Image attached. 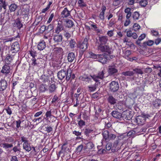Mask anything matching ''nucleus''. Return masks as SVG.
Masks as SVG:
<instances>
[{
  "mask_svg": "<svg viewBox=\"0 0 161 161\" xmlns=\"http://www.w3.org/2000/svg\"><path fill=\"white\" fill-rule=\"evenodd\" d=\"M103 140L108 142L110 140H114L116 138V135L108 130L103 131L102 133Z\"/></svg>",
  "mask_w": 161,
  "mask_h": 161,
  "instance_id": "obj_1",
  "label": "nucleus"
},
{
  "mask_svg": "<svg viewBox=\"0 0 161 161\" xmlns=\"http://www.w3.org/2000/svg\"><path fill=\"white\" fill-rule=\"evenodd\" d=\"M88 39L87 37L84 38L83 41L80 43L78 45V47L81 50L84 52L87 48Z\"/></svg>",
  "mask_w": 161,
  "mask_h": 161,
  "instance_id": "obj_2",
  "label": "nucleus"
},
{
  "mask_svg": "<svg viewBox=\"0 0 161 161\" xmlns=\"http://www.w3.org/2000/svg\"><path fill=\"white\" fill-rule=\"evenodd\" d=\"M108 55L107 54L104 53L102 54H98L97 60L103 64L106 63L108 60L107 59Z\"/></svg>",
  "mask_w": 161,
  "mask_h": 161,
  "instance_id": "obj_3",
  "label": "nucleus"
},
{
  "mask_svg": "<svg viewBox=\"0 0 161 161\" xmlns=\"http://www.w3.org/2000/svg\"><path fill=\"white\" fill-rule=\"evenodd\" d=\"M98 49L102 53H107L110 54L111 53V48L108 45H103L97 46Z\"/></svg>",
  "mask_w": 161,
  "mask_h": 161,
  "instance_id": "obj_4",
  "label": "nucleus"
},
{
  "mask_svg": "<svg viewBox=\"0 0 161 161\" xmlns=\"http://www.w3.org/2000/svg\"><path fill=\"white\" fill-rule=\"evenodd\" d=\"M119 88V84L118 82L112 81L109 84V89L113 92H117Z\"/></svg>",
  "mask_w": 161,
  "mask_h": 161,
  "instance_id": "obj_5",
  "label": "nucleus"
},
{
  "mask_svg": "<svg viewBox=\"0 0 161 161\" xmlns=\"http://www.w3.org/2000/svg\"><path fill=\"white\" fill-rule=\"evenodd\" d=\"M108 40V37L106 36H99L97 40L96 43L98 45H102L106 44Z\"/></svg>",
  "mask_w": 161,
  "mask_h": 161,
  "instance_id": "obj_6",
  "label": "nucleus"
},
{
  "mask_svg": "<svg viewBox=\"0 0 161 161\" xmlns=\"http://www.w3.org/2000/svg\"><path fill=\"white\" fill-rule=\"evenodd\" d=\"M68 70L66 71L64 69H62L59 71L57 73V76L58 79L62 80L65 77H66L67 73H68Z\"/></svg>",
  "mask_w": 161,
  "mask_h": 161,
  "instance_id": "obj_7",
  "label": "nucleus"
},
{
  "mask_svg": "<svg viewBox=\"0 0 161 161\" xmlns=\"http://www.w3.org/2000/svg\"><path fill=\"white\" fill-rule=\"evenodd\" d=\"M146 115L139 116L137 117L136 122L138 125H142L144 124L146 121Z\"/></svg>",
  "mask_w": 161,
  "mask_h": 161,
  "instance_id": "obj_8",
  "label": "nucleus"
},
{
  "mask_svg": "<svg viewBox=\"0 0 161 161\" xmlns=\"http://www.w3.org/2000/svg\"><path fill=\"white\" fill-rule=\"evenodd\" d=\"M76 59V56L74 53L73 52L69 53L67 55V60L70 63H75Z\"/></svg>",
  "mask_w": 161,
  "mask_h": 161,
  "instance_id": "obj_9",
  "label": "nucleus"
},
{
  "mask_svg": "<svg viewBox=\"0 0 161 161\" xmlns=\"http://www.w3.org/2000/svg\"><path fill=\"white\" fill-rule=\"evenodd\" d=\"M7 83L6 81L4 79L0 80V92L4 91L7 86Z\"/></svg>",
  "mask_w": 161,
  "mask_h": 161,
  "instance_id": "obj_10",
  "label": "nucleus"
},
{
  "mask_svg": "<svg viewBox=\"0 0 161 161\" xmlns=\"http://www.w3.org/2000/svg\"><path fill=\"white\" fill-rule=\"evenodd\" d=\"M11 50L14 51L13 52L17 53L19 49V45L18 42H16L13 43L11 46Z\"/></svg>",
  "mask_w": 161,
  "mask_h": 161,
  "instance_id": "obj_11",
  "label": "nucleus"
},
{
  "mask_svg": "<svg viewBox=\"0 0 161 161\" xmlns=\"http://www.w3.org/2000/svg\"><path fill=\"white\" fill-rule=\"evenodd\" d=\"M10 69L9 66L8 64H5L2 68V69L1 71V72L7 75L10 72Z\"/></svg>",
  "mask_w": 161,
  "mask_h": 161,
  "instance_id": "obj_12",
  "label": "nucleus"
},
{
  "mask_svg": "<svg viewBox=\"0 0 161 161\" xmlns=\"http://www.w3.org/2000/svg\"><path fill=\"white\" fill-rule=\"evenodd\" d=\"M64 27L62 23L60 22L58 24L57 27L55 30V32L57 34H59L63 30Z\"/></svg>",
  "mask_w": 161,
  "mask_h": 161,
  "instance_id": "obj_13",
  "label": "nucleus"
},
{
  "mask_svg": "<svg viewBox=\"0 0 161 161\" xmlns=\"http://www.w3.org/2000/svg\"><path fill=\"white\" fill-rule=\"evenodd\" d=\"M63 39V36L61 34H55L53 36V40L55 42L58 43L62 42Z\"/></svg>",
  "mask_w": 161,
  "mask_h": 161,
  "instance_id": "obj_14",
  "label": "nucleus"
},
{
  "mask_svg": "<svg viewBox=\"0 0 161 161\" xmlns=\"http://www.w3.org/2000/svg\"><path fill=\"white\" fill-rule=\"evenodd\" d=\"M107 101L111 105H114L116 103L117 100L111 95H108Z\"/></svg>",
  "mask_w": 161,
  "mask_h": 161,
  "instance_id": "obj_15",
  "label": "nucleus"
},
{
  "mask_svg": "<svg viewBox=\"0 0 161 161\" xmlns=\"http://www.w3.org/2000/svg\"><path fill=\"white\" fill-rule=\"evenodd\" d=\"M118 72V70L114 66H110L108 69V73L110 75H113Z\"/></svg>",
  "mask_w": 161,
  "mask_h": 161,
  "instance_id": "obj_16",
  "label": "nucleus"
},
{
  "mask_svg": "<svg viewBox=\"0 0 161 161\" xmlns=\"http://www.w3.org/2000/svg\"><path fill=\"white\" fill-rule=\"evenodd\" d=\"M61 15L62 17L63 18H66L70 15V11L68 10L67 8H65L62 12Z\"/></svg>",
  "mask_w": 161,
  "mask_h": 161,
  "instance_id": "obj_17",
  "label": "nucleus"
},
{
  "mask_svg": "<svg viewBox=\"0 0 161 161\" xmlns=\"http://www.w3.org/2000/svg\"><path fill=\"white\" fill-rule=\"evenodd\" d=\"M13 26L15 27H17L19 29H20L23 27V24L20 19H17L15 20Z\"/></svg>",
  "mask_w": 161,
  "mask_h": 161,
  "instance_id": "obj_18",
  "label": "nucleus"
},
{
  "mask_svg": "<svg viewBox=\"0 0 161 161\" xmlns=\"http://www.w3.org/2000/svg\"><path fill=\"white\" fill-rule=\"evenodd\" d=\"M111 114L114 118L117 119H120L122 117V114L121 113L116 111H112Z\"/></svg>",
  "mask_w": 161,
  "mask_h": 161,
  "instance_id": "obj_19",
  "label": "nucleus"
},
{
  "mask_svg": "<svg viewBox=\"0 0 161 161\" xmlns=\"http://www.w3.org/2000/svg\"><path fill=\"white\" fill-rule=\"evenodd\" d=\"M29 8L28 6H23L21 9V14L23 15L27 16L29 14Z\"/></svg>",
  "mask_w": 161,
  "mask_h": 161,
  "instance_id": "obj_20",
  "label": "nucleus"
},
{
  "mask_svg": "<svg viewBox=\"0 0 161 161\" xmlns=\"http://www.w3.org/2000/svg\"><path fill=\"white\" fill-rule=\"evenodd\" d=\"M151 80L150 81L148 80H146L144 81L143 80L142 81L141 83H140V88H141V90H144V88L145 86H146V84L147 83H148L149 84H150L151 83H152L153 81H151Z\"/></svg>",
  "mask_w": 161,
  "mask_h": 161,
  "instance_id": "obj_21",
  "label": "nucleus"
},
{
  "mask_svg": "<svg viewBox=\"0 0 161 161\" xmlns=\"http://www.w3.org/2000/svg\"><path fill=\"white\" fill-rule=\"evenodd\" d=\"M0 146L5 149L10 148L13 147L12 144H9L7 143L2 142L0 143Z\"/></svg>",
  "mask_w": 161,
  "mask_h": 161,
  "instance_id": "obj_22",
  "label": "nucleus"
},
{
  "mask_svg": "<svg viewBox=\"0 0 161 161\" xmlns=\"http://www.w3.org/2000/svg\"><path fill=\"white\" fill-rule=\"evenodd\" d=\"M45 42L42 40L37 45V48L39 50H43L46 46Z\"/></svg>",
  "mask_w": 161,
  "mask_h": 161,
  "instance_id": "obj_23",
  "label": "nucleus"
},
{
  "mask_svg": "<svg viewBox=\"0 0 161 161\" xmlns=\"http://www.w3.org/2000/svg\"><path fill=\"white\" fill-rule=\"evenodd\" d=\"M75 75L74 74H72L71 71L68 70V73L66 77H65V80L68 81L69 80L73 79L75 78Z\"/></svg>",
  "mask_w": 161,
  "mask_h": 161,
  "instance_id": "obj_24",
  "label": "nucleus"
},
{
  "mask_svg": "<svg viewBox=\"0 0 161 161\" xmlns=\"http://www.w3.org/2000/svg\"><path fill=\"white\" fill-rule=\"evenodd\" d=\"M7 6L8 5L6 4L5 1L1 2V3H0V11L3 10L4 13H5Z\"/></svg>",
  "mask_w": 161,
  "mask_h": 161,
  "instance_id": "obj_25",
  "label": "nucleus"
},
{
  "mask_svg": "<svg viewBox=\"0 0 161 161\" xmlns=\"http://www.w3.org/2000/svg\"><path fill=\"white\" fill-rule=\"evenodd\" d=\"M103 122L105 123V127L106 129L109 128L112 125L111 123L110 122L108 119H103Z\"/></svg>",
  "mask_w": 161,
  "mask_h": 161,
  "instance_id": "obj_26",
  "label": "nucleus"
},
{
  "mask_svg": "<svg viewBox=\"0 0 161 161\" xmlns=\"http://www.w3.org/2000/svg\"><path fill=\"white\" fill-rule=\"evenodd\" d=\"M50 78L48 76H46L45 75H42L40 78V80L45 82H49L50 81Z\"/></svg>",
  "mask_w": 161,
  "mask_h": 161,
  "instance_id": "obj_27",
  "label": "nucleus"
},
{
  "mask_svg": "<svg viewBox=\"0 0 161 161\" xmlns=\"http://www.w3.org/2000/svg\"><path fill=\"white\" fill-rule=\"evenodd\" d=\"M66 24L65 26L68 28H71L74 25V23L73 21L70 19H68L65 21Z\"/></svg>",
  "mask_w": 161,
  "mask_h": 161,
  "instance_id": "obj_28",
  "label": "nucleus"
},
{
  "mask_svg": "<svg viewBox=\"0 0 161 161\" xmlns=\"http://www.w3.org/2000/svg\"><path fill=\"white\" fill-rule=\"evenodd\" d=\"M97 84L95 83L93 85L89 86H88V91L90 92H94L97 89Z\"/></svg>",
  "mask_w": 161,
  "mask_h": 161,
  "instance_id": "obj_29",
  "label": "nucleus"
},
{
  "mask_svg": "<svg viewBox=\"0 0 161 161\" xmlns=\"http://www.w3.org/2000/svg\"><path fill=\"white\" fill-rule=\"evenodd\" d=\"M134 72L130 71H127L123 72L122 73L121 75H123L126 76H131L134 75Z\"/></svg>",
  "mask_w": 161,
  "mask_h": 161,
  "instance_id": "obj_30",
  "label": "nucleus"
},
{
  "mask_svg": "<svg viewBox=\"0 0 161 161\" xmlns=\"http://www.w3.org/2000/svg\"><path fill=\"white\" fill-rule=\"evenodd\" d=\"M41 28L44 29V31L46 30L47 31H50L53 29V25L50 24L47 27L45 25H42L41 26Z\"/></svg>",
  "mask_w": 161,
  "mask_h": 161,
  "instance_id": "obj_31",
  "label": "nucleus"
},
{
  "mask_svg": "<svg viewBox=\"0 0 161 161\" xmlns=\"http://www.w3.org/2000/svg\"><path fill=\"white\" fill-rule=\"evenodd\" d=\"M23 147L24 149L28 152H29L31 149L30 144L29 143L25 144H23Z\"/></svg>",
  "mask_w": 161,
  "mask_h": 161,
  "instance_id": "obj_32",
  "label": "nucleus"
},
{
  "mask_svg": "<svg viewBox=\"0 0 161 161\" xmlns=\"http://www.w3.org/2000/svg\"><path fill=\"white\" fill-rule=\"evenodd\" d=\"M53 51L56 54H59L62 53L63 52V49L60 47L55 48L53 49Z\"/></svg>",
  "mask_w": 161,
  "mask_h": 161,
  "instance_id": "obj_33",
  "label": "nucleus"
},
{
  "mask_svg": "<svg viewBox=\"0 0 161 161\" xmlns=\"http://www.w3.org/2000/svg\"><path fill=\"white\" fill-rule=\"evenodd\" d=\"M12 57H11L10 55L8 54L6 56L5 59V61L7 64L10 63V62L12 60Z\"/></svg>",
  "mask_w": 161,
  "mask_h": 161,
  "instance_id": "obj_34",
  "label": "nucleus"
},
{
  "mask_svg": "<svg viewBox=\"0 0 161 161\" xmlns=\"http://www.w3.org/2000/svg\"><path fill=\"white\" fill-rule=\"evenodd\" d=\"M76 42L74 39H71L69 41V45L71 48H74L75 47Z\"/></svg>",
  "mask_w": 161,
  "mask_h": 161,
  "instance_id": "obj_35",
  "label": "nucleus"
},
{
  "mask_svg": "<svg viewBox=\"0 0 161 161\" xmlns=\"http://www.w3.org/2000/svg\"><path fill=\"white\" fill-rule=\"evenodd\" d=\"M17 7V6L15 4H12L9 7V9L11 12L14 11Z\"/></svg>",
  "mask_w": 161,
  "mask_h": 161,
  "instance_id": "obj_36",
  "label": "nucleus"
},
{
  "mask_svg": "<svg viewBox=\"0 0 161 161\" xmlns=\"http://www.w3.org/2000/svg\"><path fill=\"white\" fill-rule=\"evenodd\" d=\"M153 103L155 107H158L161 104V101L160 100L157 99L153 102Z\"/></svg>",
  "mask_w": 161,
  "mask_h": 161,
  "instance_id": "obj_37",
  "label": "nucleus"
},
{
  "mask_svg": "<svg viewBox=\"0 0 161 161\" xmlns=\"http://www.w3.org/2000/svg\"><path fill=\"white\" fill-rule=\"evenodd\" d=\"M68 143L67 142L64 143L62 146L61 150L63 151H69V149L67 147Z\"/></svg>",
  "mask_w": 161,
  "mask_h": 161,
  "instance_id": "obj_38",
  "label": "nucleus"
},
{
  "mask_svg": "<svg viewBox=\"0 0 161 161\" xmlns=\"http://www.w3.org/2000/svg\"><path fill=\"white\" fill-rule=\"evenodd\" d=\"M39 89L41 92H44L47 90V87L46 85L42 84L40 86Z\"/></svg>",
  "mask_w": 161,
  "mask_h": 161,
  "instance_id": "obj_39",
  "label": "nucleus"
},
{
  "mask_svg": "<svg viewBox=\"0 0 161 161\" xmlns=\"http://www.w3.org/2000/svg\"><path fill=\"white\" fill-rule=\"evenodd\" d=\"M56 88V87L55 84H53L51 85L49 87V92L51 93L54 92L55 91Z\"/></svg>",
  "mask_w": 161,
  "mask_h": 161,
  "instance_id": "obj_40",
  "label": "nucleus"
},
{
  "mask_svg": "<svg viewBox=\"0 0 161 161\" xmlns=\"http://www.w3.org/2000/svg\"><path fill=\"white\" fill-rule=\"evenodd\" d=\"M32 62L31 65L33 66L37 65L39 64V62H38V59H36L35 58H32Z\"/></svg>",
  "mask_w": 161,
  "mask_h": 161,
  "instance_id": "obj_41",
  "label": "nucleus"
},
{
  "mask_svg": "<svg viewBox=\"0 0 161 161\" xmlns=\"http://www.w3.org/2000/svg\"><path fill=\"white\" fill-rule=\"evenodd\" d=\"M20 138L22 142H23V144H25L29 143L28 138L24 136H21L20 137Z\"/></svg>",
  "mask_w": 161,
  "mask_h": 161,
  "instance_id": "obj_42",
  "label": "nucleus"
},
{
  "mask_svg": "<svg viewBox=\"0 0 161 161\" xmlns=\"http://www.w3.org/2000/svg\"><path fill=\"white\" fill-rule=\"evenodd\" d=\"M104 71L102 70V71L99 72L97 75L100 80H103L104 77Z\"/></svg>",
  "mask_w": 161,
  "mask_h": 161,
  "instance_id": "obj_43",
  "label": "nucleus"
},
{
  "mask_svg": "<svg viewBox=\"0 0 161 161\" xmlns=\"http://www.w3.org/2000/svg\"><path fill=\"white\" fill-rule=\"evenodd\" d=\"M30 53L32 58H35V57L37 56V53L34 49H31L29 51Z\"/></svg>",
  "mask_w": 161,
  "mask_h": 161,
  "instance_id": "obj_44",
  "label": "nucleus"
},
{
  "mask_svg": "<svg viewBox=\"0 0 161 161\" xmlns=\"http://www.w3.org/2000/svg\"><path fill=\"white\" fill-rule=\"evenodd\" d=\"M81 132H80L79 131L74 130L73 131V134L75 135V136H78V138H81V137H80L81 135Z\"/></svg>",
  "mask_w": 161,
  "mask_h": 161,
  "instance_id": "obj_45",
  "label": "nucleus"
},
{
  "mask_svg": "<svg viewBox=\"0 0 161 161\" xmlns=\"http://www.w3.org/2000/svg\"><path fill=\"white\" fill-rule=\"evenodd\" d=\"M140 14L137 12H134L132 14V17L134 19L137 20L138 19Z\"/></svg>",
  "mask_w": 161,
  "mask_h": 161,
  "instance_id": "obj_46",
  "label": "nucleus"
},
{
  "mask_svg": "<svg viewBox=\"0 0 161 161\" xmlns=\"http://www.w3.org/2000/svg\"><path fill=\"white\" fill-rule=\"evenodd\" d=\"M78 4L80 7H86V4L84 2V0H79L78 1Z\"/></svg>",
  "mask_w": 161,
  "mask_h": 161,
  "instance_id": "obj_47",
  "label": "nucleus"
},
{
  "mask_svg": "<svg viewBox=\"0 0 161 161\" xmlns=\"http://www.w3.org/2000/svg\"><path fill=\"white\" fill-rule=\"evenodd\" d=\"M90 76L96 82H99L100 78L97 75H90Z\"/></svg>",
  "mask_w": 161,
  "mask_h": 161,
  "instance_id": "obj_48",
  "label": "nucleus"
},
{
  "mask_svg": "<svg viewBox=\"0 0 161 161\" xmlns=\"http://www.w3.org/2000/svg\"><path fill=\"white\" fill-rule=\"evenodd\" d=\"M64 36L67 38V40L69 39L71 36V34L69 33L68 32L66 31H64Z\"/></svg>",
  "mask_w": 161,
  "mask_h": 161,
  "instance_id": "obj_49",
  "label": "nucleus"
},
{
  "mask_svg": "<svg viewBox=\"0 0 161 161\" xmlns=\"http://www.w3.org/2000/svg\"><path fill=\"white\" fill-rule=\"evenodd\" d=\"M133 27V30L135 31H136L140 28V26L136 23H135L134 24Z\"/></svg>",
  "mask_w": 161,
  "mask_h": 161,
  "instance_id": "obj_50",
  "label": "nucleus"
},
{
  "mask_svg": "<svg viewBox=\"0 0 161 161\" xmlns=\"http://www.w3.org/2000/svg\"><path fill=\"white\" fill-rule=\"evenodd\" d=\"M89 54L91 58L97 59L98 54H96L92 52H89Z\"/></svg>",
  "mask_w": 161,
  "mask_h": 161,
  "instance_id": "obj_51",
  "label": "nucleus"
},
{
  "mask_svg": "<svg viewBox=\"0 0 161 161\" xmlns=\"http://www.w3.org/2000/svg\"><path fill=\"white\" fill-rule=\"evenodd\" d=\"M133 70L136 73L138 74H143L142 71L140 69L135 68L133 69Z\"/></svg>",
  "mask_w": 161,
  "mask_h": 161,
  "instance_id": "obj_52",
  "label": "nucleus"
},
{
  "mask_svg": "<svg viewBox=\"0 0 161 161\" xmlns=\"http://www.w3.org/2000/svg\"><path fill=\"white\" fill-rule=\"evenodd\" d=\"M45 131L48 133H50L53 130V128L51 126L48 125L45 127Z\"/></svg>",
  "mask_w": 161,
  "mask_h": 161,
  "instance_id": "obj_53",
  "label": "nucleus"
},
{
  "mask_svg": "<svg viewBox=\"0 0 161 161\" xmlns=\"http://www.w3.org/2000/svg\"><path fill=\"white\" fill-rule=\"evenodd\" d=\"M83 148V146L81 144L78 146L77 148H76V152L77 153H80V152L82 150Z\"/></svg>",
  "mask_w": 161,
  "mask_h": 161,
  "instance_id": "obj_54",
  "label": "nucleus"
},
{
  "mask_svg": "<svg viewBox=\"0 0 161 161\" xmlns=\"http://www.w3.org/2000/svg\"><path fill=\"white\" fill-rule=\"evenodd\" d=\"M94 144L91 142H89L87 144V147L88 149H92L94 147Z\"/></svg>",
  "mask_w": 161,
  "mask_h": 161,
  "instance_id": "obj_55",
  "label": "nucleus"
},
{
  "mask_svg": "<svg viewBox=\"0 0 161 161\" xmlns=\"http://www.w3.org/2000/svg\"><path fill=\"white\" fill-rule=\"evenodd\" d=\"M112 143L111 142H108L106 145V149L107 150H110L112 147Z\"/></svg>",
  "mask_w": 161,
  "mask_h": 161,
  "instance_id": "obj_56",
  "label": "nucleus"
},
{
  "mask_svg": "<svg viewBox=\"0 0 161 161\" xmlns=\"http://www.w3.org/2000/svg\"><path fill=\"white\" fill-rule=\"evenodd\" d=\"M78 124L80 127H82L83 126L85 125V122L83 120L81 119H80L78 121Z\"/></svg>",
  "mask_w": 161,
  "mask_h": 161,
  "instance_id": "obj_57",
  "label": "nucleus"
},
{
  "mask_svg": "<svg viewBox=\"0 0 161 161\" xmlns=\"http://www.w3.org/2000/svg\"><path fill=\"white\" fill-rule=\"evenodd\" d=\"M6 141L7 142H12L14 141V139L10 137H6L5 139Z\"/></svg>",
  "mask_w": 161,
  "mask_h": 161,
  "instance_id": "obj_58",
  "label": "nucleus"
},
{
  "mask_svg": "<svg viewBox=\"0 0 161 161\" xmlns=\"http://www.w3.org/2000/svg\"><path fill=\"white\" fill-rule=\"evenodd\" d=\"M131 53V52L130 50H127L125 52L124 56L125 57H127L128 58Z\"/></svg>",
  "mask_w": 161,
  "mask_h": 161,
  "instance_id": "obj_59",
  "label": "nucleus"
},
{
  "mask_svg": "<svg viewBox=\"0 0 161 161\" xmlns=\"http://www.w3.org/2000/svg\"><path fill=\"white\" fill-rule=\"evenodd\" d=\"M92 131H93V130H92L89 129H86L85 130L84 133L85 135L87 136Z\"/></svg>",
  "mask_w": 161,
  "mask_h": 161,
  "instance_id": "obj_60",
  "label": "nucleus"
},
{
  "mask_svg": "<svg viewBox=\"0 0 161 161\" xmlns=\"http://www.w3.org/2000/svg\"><path fill=\"white\" fill-rule=\"evenodd\" d=\"M152 34L155 36H158V32L155 30H152L151 31Z\"/></svg>",
  "mask_w": 161,
  "mask_h": 161,
  "instance_id": "obj_61",
  "label": "nucleus"
},
{
  "mask_svg": "<svg viewBox=\"0 0 161 161\" xmlns=\"http://www.w3.org/2000/svg\"><path fill=\"white\" fill-rule=\"evenodd\" d=\"M104 14L105 12L101 11L100 14V18L102 20H104Z\"/></svg>",
  "mask_w": 161,
  "mask_h": 161,
  "instance_id": "obj_62",
  "label": "nucleus"
},
{
  "mask_svg": "<svg viewBox=\"0 0 161 161\" xmlns=\"http://www.w3.org/2000/svg\"><path fill=\"white\" fill-rule=\"evenodd\" d=\"M13 150L14 153H16L17 152H20V149L18 148L17 146H15L13 148Z\"/></svg>",
  "mask_w": 161,
  "mask_h": 161,
  "instance_id": "obj_63",
  "label": "nucleus"
},
{
  "mask_svg": "<svg viewBox=\"0 0 161 161\" xmlns=\"http://www.w3.org/2000/svg\"><path fill=\"white\" fill-rule=\"evenodd\" d=\"M146 37V35L145 34H141L139 37L138 39L139 40H142Z\"/></svg>",
  "mask_w": 161,
  "mask_h": 161,
  "instance_id": "obj_64",
  "label": "nucleus"
}]
</instances>
